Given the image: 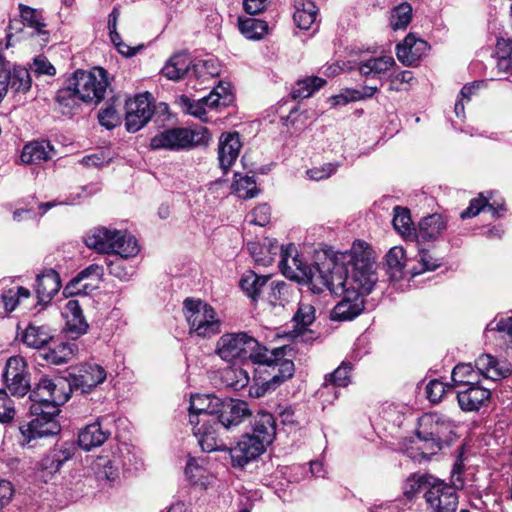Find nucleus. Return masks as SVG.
Listing matches in <instances>:
<instances>
[{
	"label": "nucleus",
	"instance_id": "f257e3e1",
	"mask_svg": "<svg viewBox=\"0 0 512 512\" xmlns=\"http://www.w3.org/2000/svg\"><path fill=\"white\" fill-rule=\"evenodd\" d=\"M65 384L62 378L42 377L31 390L30 413L34 418L19 428L22 435L21 445L33 447V441L60 433L61 426L57 421L59 406L69 399Z\"/></svg>",
	"mask_w": 512,
	"mask_h": 512
},
{
	"label": "nucleus",
	"instance_id": "f03ea898",
	"mask_svg": "<svg viewBox=\"0 0 512 512\" xmlns=\"http://www.w3.org/2000/svg\"><path fill=\"white\" fill-rule=\"evenodd\" d=\"M457 425L450 417L436 412L425 413L418 420L417 449L424 458L437 454L456 438Z\"/></svg>",
	"mask_w": 512,
	"mask_h": 512
},
{
	"label": "nucleus",
	"instance_id": "7ed1b4c3",
	"mask_svg": "<svg viewBox=\"0 0 512 512\" xmlns=\"http://www.w3.org/2000/svg\"><path fill=\"white\" fill-rule=\"evenodd\" d=\"M216 353L228 362L239 359L258 364L271 360L268 349L246 332L223 334L217 341Z\"/></svg>",
	"mask_w": 512,
	"mask_h": 512
},
{
	"label": "nucleus",
	"instance_id": "20e7f679",
	"mask_svg": "<svg viewBox=\"0 0 512 512\" xmlns=\"http://www.w3.org/2000/svg\"><path fill=\"white\" fill-rule=\"evenodd\" d=\"M343 258H348L352 266L349 289L356 290L364 297L373 290L378 281L372 252L363 241L354 242L350 251L344 252Z\"/></svg>",
	"mask_w": 512,
	"mask_h": 512
},
{
	"label": "nucleus",
	"instance_id": "39448f33",
	"mask_svg": "<svg viewBox=\"0 0 512 512\" xmlns=\"http://www.w3.org/2000/svg\"><path fill=\"white\" fill-rule=\"evenodd\" d=\"M385 259L387 273L393 281H399L405 274L415 277L426 271H434L442 264L441 259L435 258L428 250H420L413 260H408L401 246L392 247Z\"/></svg>",
	"mask_w": 512,
	"mask_h": 512
},
{
	"label": "nucleus",
	"instance_id": "423d86ee",
	"mask_svg": "<svg viewBox=\"0 0 512 512\" xmlns=\"http://www.w3.org/2000/svg\"><path fill=\"white\" fill-rule=\"evenodd\" d=\"M84 241L88 248L99 253L122 256H136L139 253L136 238L126 231L97 227L87 233Z\"/></svg>",
	"mask_w": 512,
	"mask_h": 512
},
{
	"label": "nucleus",
	"instance_id": "0eeeda50",
	"mask_svg": "<svg viewBox=\"0 0 512 512\" xmlns=\"http://www.w3.org/2000/svg\"><path fill=\"white\" fill-rule=\"evenodd\" d=\"M184 316L189 325L190 334L210 338L221 331V321L214 308L202 300L191 298L183 303Z\"/></svg>",
	"mask_w": 512,
	"mask_h": 512
},
{
	"label": "nucleus",
	"instance_id": "6e6552de",
	"mask_svg": "<svg viewBox=\"0 0 512 512\" xmlns=\"http://www.w3.org/2000/svg\"><path fill=\"white\" fill-rule=\"evenodd\" d=\"M211 134L206 127L193 129L172 128L156 134L150 142L152 149L182 150L194 146L207 145Z\"/></svg>",
	"mask_w": 512,
	"mask_h": 512
},
{
	"label": "nucleus",
	"instance_id": "1a4fd4ad",
	"mask_svg": "<svg viewBox=\"0 0 512 512\" xmlns=\"http://www.w3.org/2000/svg\"><path fill=\"white\" fill-rule=\"evenodd\" d=\"M72 85L82 102L97 104L104 98L108 86L106 71L100 67L90 72L77 70L73 75Z\"/></svg>",
	"mask_w": 512,
	"mask_h": 512
},
{
	"label": "nucleus",
	"instance_id": "9d476101",
	"mask_svg": "<svg viewBox=\"0 0 512 512\" xmlns=\"http://www.w3.org/2000/svg\"><path fill=\"white\" fill-rule=\"evenodd\" d=\"M2 380L7 390L15 397H24L30 392V379L25 359L19 355L7 359Z\"/></svg>",
	"mask_w": 512,
	"mask_h": 512
},
{
	"label": "nucleus",
	"instance_id": "9b49d317",
	"mask_svg": "<svg viewBox=\"0 0 512 512\" xmlns=\"http://www.w3.org/2000/svg\"><path fill=\"white\" fill-rule=\"evenodd\" d=\"M115 415L106 414L86 425L78 433V445L84 451L103 445L112 435V428L115 425Z\"/></svg>",
	"mask_w": 512,
	"mask_h": 512
},
{
	"label": "nucleus",
	"instance_id": "f8f14e48",
	"mask_svg": "<svg viewBox=\"0 0 512 512\" xmlns=\"http://www.w3.org/2000/svg\"><path fill=\"white\" fill-rule=\"evenodd\" d=\"M331 269H333L332 251L325 250L317 255V261L314 264H307L298 282L307 284L313 293L320 294L327 290V277Z\"/></svg>",
	"mask_w": 512,
	"mask_h": 512
},
{
	"label": "nucleus",
	"instance_id": "ddd939ff",
	"mask_svg": "<svg viewBox=\"0 0 512 512\" xmlns=\"http://www.w3.org/2000/svg\"><path fill=\"white\" fill-rule=\"evenodd\" d=\"M154 113L152 95L149 92L136 95L125 103V127L130 133L143 128Z\"/></svg>",
	"mask_w": 512,
	"mask_h": 512
},
{
	"label": "nucleus",
	"instance_id": "4468645a",
	"mask_svg": "<svg viewBox=\"0 0 512 512\" xmlns=\"http://www.w3.org/2000/svg\"><path fill=\"white\" fill-rule=\"evenodd\" d=\"M425 503L428 512H456L458 507L456 488L436 479L426 492Z\"/></svg>",
	"mask_w": 512,
	"mask_h": 512
},
{
	"label": "nucleus",
	"instance_id": "2eb2a0df",
	"mask_svg": "<svg viewBox=\"0 0 512 512\" xmlns=\"http://www.w3.org/2000/svg\"><path fill=\"white\" fill-rule=\"evenodd\" d=\"M106 378L107 371L103 366L94 362H85L76 368L75 373L71 375L70 383L65 381V387L68 386L70 390L73 388L81 393H90Z\"/></svg>",
	"mask_w": 512,
	"mask_h": 512
},
{
	"label": "nucleus",
	"instance_id": "dca6fc26",
	"mask_svg": "<svg viewBox=\"0 0 512 512\" xmlns=\"http://www.w3.org/2000/svg\"><path fill=\"white\" fill-rule=\"evenodd\" d=\"M222 400L214 395L195 394L190 398L189 422L192 426L213 423L217 419Z\"/></svg>",
	"mask_w": 512,
	"mask_h": 512
},
{
	"label": "nucleus",
	"instance_id": "f3484780",
	"mask_svg": "<svg viewBox=\"0 0 512 512\" xmlns=\"http://www.w3.org/2000/svg\"><path fill=\"white\" fill-rule=\"evenodd\" d=\"M210 62H193L186 53L173 55L162 68L163 75L169 80L179 81L185 76H193L199 79L203 75L201 71L207 67Z\"/></svg>",
	"mask_w": 512,
	"mask_h": 512
},
{
	"label": "nucleus",
	"instance_id": "a211bd4d",
	"mask_svg": "<svg viewBox=\"0 0 512 512\" xmlns=\"http://www.w3.org/2000/svg\"><path fill=\"white\" fill-rule=\"evenodd\" d=\"M268 445L269 443L262 442L253 434L243 435L237 445L229 449L232 465L244 467L251 460L260 456Z\"/></svg>",
	"mask_w": 512,
	"mask_h": 512
},
{
	"label": "nucleus",
	"instance_id": "6ab92c4d",
	"mask_svg": "<svg viewBox=\"0 0 512 512\" xmlns=\"http://www.w3.org/2000/svg\"><path fill=\"white\" fill-rule=\"evenodd\" d=\"M19 10L24 26L23 32L31 38H36L40 46L46 45L50 39V32L43 13L23 4L19 5Z\"/></svg>",
	"mask_w": 512,
	"mask_h": 512
},
{
	"label": "nucleus",
	"instance_id": "aec40b11",
	"mask_svg": "<svg viewBox=\"0 0 512 512\" xmlns=\"http://www.w3.org/2000/svg\"><path fill=\"white\" fill-rule=\"evenodd\" d=\"M219 408L217 419H213V423L226 430L238 426L252 415L247 402L239 399L222 401Z\"/></svg>",
	"mask_w": 512,
	"mask_h": 512
},
{
	"label": "nucleus",
	"instance_id": "412c9836",
	"mask_svg": "<svg viewBox=\"0 0 512 512\" xmlns=\"http://www.w3.org/2000/svg\"><path fill=\"white\" fill-rule=\"evenodd\" d=\"M490 397V389L479 385V382L464 386L457 391L459 407L465 412H478L481 407L486 405Z\"/></svg>",
	"mask_w": 512,
	"mask_h": 512
},
{
	"label": "nucleus",
	"instance_id": "4be33fe9",
	"mask_svg": "<svg viewBox=\"0 0 512 512\" xmlns=\"http://www.w3.org/2000/svg\"><path fill=\"white\" fill-rule=\"evenodd\" d=\"M122 461L115 452L99 455L91 465L97 481L112 484L119 478Z\"/></svg>",
	"mask_w": 512,
	"mask_h": 512
},
{
	"label": "nucleus",
	"instance_id": "5701e85b",
	"mask_svg": "<svg viewBox=\"0 0 512 512\" xmlns=\"http://www.w3.org/2000/svg\"><path fill=\"white\" fill-rule=\"evenodd\" d=\"M342 300L332 310V319L336 321H350L359 316L364 310V297L353 289H348Z\"/></svg>",
	"mask_w": 512,
	"mask_h": 512
},
{
	"label": "nucleus",
	"instance_id": "b1692460",
	"mask_svg": "<svg viewBox=\"0 0 512 512\" xmlns=\"http://www.w3.org/2000/svg\"><path fill=\"white\" fill-rule=\"evenodd\" d=\"M428 49L429 45L426 41L410 33L403 42L397 44L396 56L402 64L412 66L427 53Z\"/></svg>",
	"mask_w": 512,
	"mask_h": 512
},
{
	"label": "nucleus",
	"instance_id": "393cba45",
	"mask_svg": "<svg viewBox=\"0 0 512 512\" xmlns=\"http://www.w3.org/2000/svg\"><path fill=\"white\" fill-rule=\"evenodd\" d=\"M242 143L237 132L223 133L218 143L219 166L227 172L237 160Z\"/></svg>",
	"mask_w": 512,
	"mask_h": 512
},
{
	"label": "nucleus",
	"instance_id": "a878e982",
	"mask_svg": "<svg viewBox=\"0 0 512 512\" xmlns=\"http://www.w3.org/2000/svg\"><path fill=\"white\" fill-rule=\"evenodd\" d=\"M344 253H334L333 257V269L329 272L327 277V290L331 294L341 295L349 289L350 277H348V269L345 263H348V258H343Z\"/></svg>",
	"mask_w": 512,
	"mask_h": 512
},
{
	"label": "nucleus",
	"instance_id": "bb28decb",
	"mask_svg": "<svg viewBox=\"0 0 512 512\" xmlns=\"http://www.w3.org/2000/svg\"><path fill=\"white\" fill-rule=\"evenodd\" d=\"M278 266L285 277L299 281L302 276L301 272L307 264L300 258L296 246L288 244L286 247H281Z\"/></svg>",
	"mask_w": 512,
	"mask_h": 512
},
{
	"label": "nucleus",
	"instance_id": "cd10ccee",
	"mask_svg": "<svg viewBox=\"0 0 512 512\" xmlns=\"http://www.w3.org/2000/svg\"><path fill=\"white\" fill-rule=\"evenodd\" d=\"M220 429L221 427L214 423H201L196 427L193 426V433L197 437L202 451L210 453L213 451H224L228 449L223 440L218 437Z\"/></svg>",
	"mask_w": 512,
	"mask_h": 512
},
{
	"label": "nucleus",
	"instance_id": "c85d7f7f",
	"mask_svg": "<svg viewBox=\"0 0 512 512\" xmlns=\"http://www.w3.org/2000/svg\"><path fill=\"white\" fill-rule=\"evenodd\" d=\"M281 247L276 239L264 238L262 242H248L247 248L255 263L267 267L273 263L277 255L280 256Z\"/></svg>",
	"mask_w": 512,
	"mask_h": 512
},
{
	"label": "nucleus",
	"instance_id": "c756f323",
	"mask_svg": "<svg viewBox=\"0 0 512 512\" xmlns=\"http://www.w3.org/2000/svg\"><path fill=\"white\" fill-rule=\"evenodd\" d=\"M61 288V279L54 269H46L37 275L35 292L40 303H49Z\"/></svg>",
	"mask_w": 512,
	"mask_h": 512
},
{
	"label": "nucleus",
	"instance_id": "7c9ffc66",
	"mask_svg": "<svg viewBox=\"0 0 512 512\" xmlns=\"http://www.w3.org/2000/svg\"><path fill=\"white\" fill-rule=\"evenodd\" d=\"M104 275V268L98 264H91L82 271H80L70 282L65 286L63 294L70 297L78 294H86V290L91 286L90 284H82L83 280L91 279L95 282L102 280Z\"/></svg>",
	"mask_w": 512,
	"mask_h": 512
},
{
	"label": "nucleus",
	"instance_id": "2f4dec72",
	"mask_svg": "<svg viewBox=\"0 0 512 512\" xmlns=\"http://www.w3.org/2000/svg\"><path fill=\"white\" fill-rule=\"evenodd\" d=\"M396 62L392 56L370 57L358 63V71L361 76L371 79H379L383 84V76L390 71Z\"/></svg>",
	"mask_w": 512,
	"mask_h": 512
},
{
	"label": "nucleus",
	"instance_id": "473e14b6",
	"mask_svg": "<svg viewBox=\"0 0 512 512\" xmlns=\"http://www.w3.org/2000/svg\"><path fill=\"white\" fill-rule=\"evenodd\" d=\"M55 149L49 141H32L23 147L21 161L25 164H40L51 160Z\"/></svg>",
	"mask_w": 512,
	"mask_h": 512
},
{
	"label": "nucleus",
	"instance_id": "72a5a7b5",
	"mask_svg": "<svg viewBox=\"0 0 512 512\" xmlns=\"http://www.w3.org/2000/svg\"><path fill=\"white\" fill-rule=\"evenodd\" d=\"M478 377L483 376L493 381L500 380L510 374V370L489 354L480 355L475 361Z\"/></svg>",
	"mask_w": 512,
	"mask_h": 512
},
{
	"label": "nucleus",
	"instance_id": "f704fd0d",
	"mask_svg": "<svg viewBox=\"0 0 512 512\" xmlns=\"http://www.w3.org/2000/svg\"><path fill=\"white\" fill-rule=\"evenodd\" d=\"M294 7L293 19L296 26L302 30H315L318 26L316 23L318 8L316 5L307 0H295Z\"/></svg>",
	"mask_w": 512,
	"mask_h": 512
},
{
	"label": "nucleus",
	"instance_id": "c9c22d12",
	"mask_svg": "<svg viewBox=\"0 0 512 512\" xmlns=\"http://www.w3.org/2000/svg\"><path fill=\"white\" fill-rule=\"evenodd\" d=\"M65 316L67 318V331L72 337H78L87 332L89 325L77 300L67 302Z\"/></svg>",
	"mask_w": 512,
	"mask_h": 512
},
{
	"label": "nucleus",
	"instance_id": "e433bc0d",
	"mask_svg": "<svg viewBox=\"0 0 512 512\" xmlns=\"http://www.w3.org/2000/svg\"><path fill=\"white\" fill-rule=\"evenodd\" d=\"M72 456L73 448L70 445L64 444L60 447H55L41 460L40 467L51 475L55 474L66 461L72 458Z\"/></svg>",
	"mask_w": 512,
	"mask_h": 512
},
{
	"label": "nucleus",
	"instance_id": "4c0bfd02",
	"mask_svg": "<svg viewBox=\"0 0 512 512\" xmlns=\"http://www.w3.org/2000/svg\"><path fill=\"white\" fill-rule=\"evenodd\" d=\"M269 280L270 276L259 275L250 270L243 274L240 287L252 301H257L267 287Z\"/></svg>",
	"mask_w": 512,
	"mask_h": 512
},
{
	"label": "nucleus",
	"instance_id": "58836bf2",
	"mask_svg": "<svg viewBox=\"0 0 512 512\" xmlns=\"http://www.w3.org/2000/svg\"><path fill=\"white\" fill-rule=\"evenodd\" d=\"M77 351L78 347L75 343L57 342L41 355L49 364L62 365L70 361Z\"/></svg>",
	"mask_w": 512,
	"mask_h": 512
},
{
	"label": "nucleus",
	"instance_id": "ea45409f",
	"mask_svg": "<svg viewBox=\"0 0 512 512\" xmlns=\"http://www.w3.org/2000/svg\"><path fill=\"white\" fill-rule=\"evenodd\" d=\"M253 435L262 442L271 444L276 435V423L272 414L268 412L258 413L252 423Z\"/></svg>",
	"mask_w": 512,
	"mask_h": 512
},
{
	"label": "nucleus",
	"instance_id": "a19ab883",
	"mask_svg": "<svg viewBox=\"0 0 512 512\" xmlns=\"http://www.w3.org/2000/svg\"><path fill=\"white\" fill-rule=\"evenodd\" d=\"M419 237L424 240H434L446 229V222L441 214L434 213L419 221Z\"/></svg>",
	"mask_w": 512,
	"mask_h": 512
},
{
	"label": "nucleus",
	"instance_id": "79ce46f5",
	"mask_svg": "<svg viewBox=\"0 0 512 512\" xmlns=\"http://www.w3.org/2000/svg\"><path fill=\"white\" fill-rule=\"evenodd\" d=\"M269 356L271 357L270 362L262 363L263 365H267L271 368V381L276 387L280 385L282 382L291 378L294 374L295 368L294 363L291 360H281L278 361L276 358V352H269Z\"/></svg>",
	"mask_w": 512,
	"mask_h": 512
},
{
	"label": "nucleus",
	"instance_id": "37998d69",
	"mask_svg": "<svg viewBox=\"0 0 512 512\" xmlns=\"http://www.w3.org/2000/svg\"><path fill=\"white\" fill-rule=\"evenodd\" d=\"M185 475L192 485L202 489H206L213 481V476L195 458L187 461Z\"/></svg>",
	"mask_w": 512,
	"mask_h": 512
},
{
	"label": "nucleus",
	"instance_id": "c03bdc74",
	"mask_svg": "<svg viewBox=\"0 0 512 512\" xmlns=\"http://www.w3.org/2000/svg\"><path fill=\"white\" fill-rule=\"evenodd\" d=\"M435 481L436 478L430 475L414 474L407 479L404 487V494L409 500H412L418 494H423V498L425 500L426 492L432 487L433 482Z\"/></svg>",
	"mask_w": 512,
	"mask_h": 512
},
{
	"label": "nucleus",
	"instance_id": "a18cd8bd",
	"mask_svg": "<svg viewBox=\"0 0 512 512\" xmlns=\"http://www.w3.org/2000/svg\"><path fill=\"white\" fill-rule=\"evenodd\" d=\"M219 98L214 93H209L207 96L196 101L191 100L185 95H182L180 100L189 114L202 119L206 114V108H217V104L220 102Z\"/></svg>",
	"mask_w": 512,
	"mask_h": 512
},
{
	"label": "nucleus",
	"instance_id": "49530a36",
	"mask_svg": "<svg viewBox=\"0 0 512 512\" xmlns=\"http://www.w3.org/2000/svg\"><path fill=\"white\" fill-rule=\"evenodd\" d=\"M55 99L63 115L73 114L79 107V103L82 102L72 83L67 87L59 89Z\"/></svg>",
	"mask_w": 512,
	"mask_h": 512
},
{
	"label": "nucleus",
	"instance_id": "de8ad7c7",
	"mask_svg": "<svg viewBox=\"0 0 512 512\" xmlns=\"http://www.w3.org/2000/svg\"><path fill=\"white\" fill-rule=\"evenodd\" d=\"M22 339L27 346L40 349L48 344L53 339V336L48 327L30 324L25 329Z\"/></svg>",
	"mask_w": 512,
	"mask_h": 512
},
{
	"label": "nucleus",
	"instance_id": "09e8293b",
	"mask_svg": "<svg viewBox=\"0 0 512 512\" xmlns=\"http://www.w3.org/2000/svg\"><path fill=\"white\" fill-rule=\"evenodd\" d=\"M484 210L491 212L493 216L500 217V212L504 211L505 208L503 204H497V206H495V203L490 204L488 200L483 197V194H479V197L472 199L469 206L460 213V217L462 219L472 218Z\"/></svg>",
	"mask_w": 512,
	"mask_h": 512
},
{
	"label": "nucleus",
	"instance_id": "8fccbe9b",
	"mask_svg": "<svg viewBox=\"0 0 512 512\" xmlns=\"http://www.w3.org/2000/svg\"><path fill=\"white\" fill-rule=\"evenodd\" d=\"M392 224L394 229L404 238L415 235V227L411 219L410 210L406 207L395 206Z\"/></svg>",
	"mask_w": 512,
	"mask_h": 512
},
{
	"label": "nucleus",
	"instance_id": "3c124183",
	"mask_svg": "<svg viewBox=\"0 0 512 512\" xmlns=\"http://www.w3.org/2000/svg\"><path fill=\"white\" fill-rule=\"evenodd\" d=\"M7 88L10 87L15 92H26L31 88V77L29 71L20 66H15L8 73L5 79Z\"/></svg>",
	"mask_w": 512,
	"mask_h": 512
},
{
	"label": "nucleus",
	"instance_id": "603ef678",
	"mask_svg": "<svg viewBox=\"0 0 512 512\" xmlns=\"http://www.w3.org/2000/svg\"><path fill=\"white\" fill-rule=\"evenodd\" d=\"M291 285L284 281H272L269 284L267 301L272 306L284 307L290 301Z\"/></svg>",
	"mask_w": 512,
	"mask_h": 512
},
{
	"label": "nucleus",
	"instance_id": "864d4df0",
	"mask_svg": "<svg viewBox=\"0 0 512 512\" xmlns=\"http://www.w3.org/2000/svg\"><path fill=\"white\" fill-rule=\"evenodd\" d=\"M412 11V6L408 2L395 6L390 12V27L394 31L406 29L411 22Z\"/></svg>",
	"mask_w": 512,
	"mask_h": 512
},
{
	"label": "nucleus",
	"instance_id": "5fc2aeb1",
	"mask_svg": "<svg viewBox=\"0 0 512 512\" xmlns=\"http://www.w3.org/2000/svg\"><path fill=\"white\" fill-rule=\"evenodd\" d=\"M326 80L320 77H308L299 80L291 91L294 99H305L310 97L315 91L322 88Z\"/></svg>",
	"mask_w": 512,
	"mask_h": 512
},
{
	"label": "nucleus",
	"instance_id": "6e6d98bb",
	"mask_svg": "<svg viewBox=\"0 0 512 512\" xmlns=\"http://www.w3.org/2000/svg\"><path fill=\"white\" fill-rule=\"evenodd\" d=\"M132 257L114 254V258L107 262L109 274L122 281H128L135 273L134 266L126 263V259Z\"/></svg>",
	"mask_w": 512,
	"mask_h": 512
},
{
	"label": "nucleus",
	"instance_id": "4d7b16f0",
	"mask_svg": "<svg viewBox=\"0 0 512 512\" xmlns=\"http://www.w3.org/2000/svg\"><path fill=\"white\" fill-rule=\"evenodd\" d=\"M353 366L350 362L343 361L332 373L325 376L324 388L329 385L335 387H347L350 384Z\"/></svg>",
	"mask_w": 512,
	"mask_h": 512
},
{
	"label": "nucleus",
	"instance_id": "13d9d810",
	"mask_svg": "<svg viewBox=\"0 0 512 512\" xmlns=\"http://www.w3.org/2000/svg\"><path fill=\"white\" fill-rule=\"evenodd\" d=\"M451 378L454 385L458 386L459 389L479 382L476 370L468 363H462L455 366L452 371Z\"/></svg>",
	"mask_w": 512,
	"mask_h": 512
},
{
	"label": "nucleus",
	"instance_id": "bf43d9fd",
	"mask_svg": "<svg viewBox=\"0 0 512 512\" xmlns=\"http://www.w3.org/2000/svg\"><path fill=\"white\" fill-rule=\"evenodd\" d=\"M240 32L247 39H260L268 30V24L256 18H239Z\"/></svg>",
	"mask_w": 512,
	"mask_h": 512
},
{
	"label": "nucleus",
	"instance_id": "052dcab7",
	"mask_svg": "<svg viewBox=\"0 0 512 512\" xmlns=\"http://www.w3.org/2000/svg\"><path fill=\"white\" fill-rule=\"evenodd\" d=\"M16 415L14 401L9 397L6 389H0V423L9 424Z\"/></svg>",
	"mask_w": 512,
	"mask_h": 512
},
{
	"label": "nucleus",
	"instance_id": "680f3d73",
	"mask_svg": "<svg viewBox=\"0 0 512 512\" xmlns=\"http://www.w3.org/2000/svg\"><path fill=\"white\" fill-rule=\"evenodd\" d=\"M315 320V309L309 303H300L293 317L295 326L298 329H306Z\"/></svg>",
	"mask_w": 512,
	"mask_h": 512
},
{
	"label": "nucleus",
	"instance_id": "e2e57ef3",
	"mask_svg": "<svg viewBox=\"0 0 512 512\" xmlns=\"http://www.w3.org/2000/svg\"><path fill=\"white\" fill-rule=\"evenodd\" d=\"M15 35L11 32H8L6 35V42L0 41V79L5 80L7 78L8 73L12 70L11 62L6 58L4 52L8 48L14 46Z\"/></svg>",
	"mask_w": 512,
	"mask_h": 512
},
{
	"label": "nucleus",
	"instance_id": "0e129e2a",
	"mask_svg": "<svg viewBox=\"0 0 512 512\" xmlns=\"http://www.w3.org/2000/svg\"><path fill=\"white\" fill-rule=\"evenodd\" d=\"M447 389H450V387L443 382L433 379L429 381V383L426 385L425 393L427 396V399L433 403L438 404L442 401Z\"/></svg>",
	"mask_w": 512,
	"mask_h": 512
},
{
	"label": "nucleus",
	"instance_id": "69168bd1",
	"mask_svg": "<svg viewBox=\"0 0 512 512\" xmlns=\"http://www.w3.org/2000/svg\"><path fill=\"white\" fill-rule=\"evenodd\" d=\"M339 163H325L320 167H313L306 171V175L310 180L320 181L329 178L336 173Z\"/></svg>",
	"mask_w": 512,
	"mask_h": 512
},
{
	"label": "nucleus",
	"instance_id": "338daca9",
	"mask_svg": "<svg viewBox=\"0 0 512 512\" xmlns=\"http://www.w3.org/2000/svg\"><path fill=\"white\" fill-rule=\"evenodd\" d=\"M225 377L228 381V385L235 390L242 389L249 383L248 372L242 368L227 371Z\"/></svg>",
	"mask_w": 512,
	"mask_h": 512
},
{
	"label": "nucleus",
	"instance_id": "774afa93",
	"mask_svg": "<svg viewBox=\"0 0 512 512\" xmlns=\"http://www.w3.org/2000/svg\"><path fill=\"white\" fill-rule=\"evenodd\" d=\"M99 123L107 129H113L120 122V117L113 105L109 104L98 113Z\"/></svg>",
	"mask_w": 512,
	"mask_h": 512
}]
</instances>
